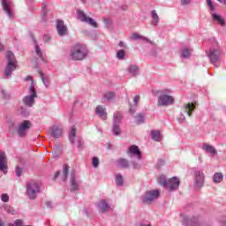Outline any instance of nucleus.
I'll return each mask as SVG.
<instances>
[{
  "label": "nucleus",
  "instance_id": "10",
  "mask_svg": "<svg viewBox=\"0 0 226 226\" xmlns=\"http://www.w3.org/2000/svg\"><path fill=\"white\" fill-rule=\"evenodd\" d=\"M2 6L4 13L9 17V19H13L15 13L13 12V3L8 0H2Z\"/></svg>",
  "mask_w": 226,
  "mask_h": 226
},
{
  "label": "nucleus",
  "instance_id": "25",
  "mask_svg": "<svg viewBox=\"0 0 226 226\" xmlns=\"http://www.w3.org/2000/svg\"><path fill=\"white\" fill-rule=\"evenodd\" d=\"M116 98V94L114 92H106L103 94L104 102H112Z\"/></svg>",
  "mask_w": 226,
  "mask_h": 226
},
{
  "label": "nucleus",
  "instance_id": "34",
  "mask_svg": "<svg viewBox=\"0 0 226 226\" xmlns=\"http://www.w3.org/2000/svg\"><path fill=\"white\" fill-rule=\"evenodd\" d=\"M222 181H223V174L215 173L214 175V183H222Z\"/></svg>",
  "mask_w": 226,
  "mask_h": 226
},
{
  "label": "nucleus",
  "instance_id": "4",
  "mask_svg": "<svg viewBox=\"0 0 226 226\" xmlns=\"http://www.w3.org/2000/svg\"><path fill=\"white\" fill-rule=\"evenodd\" d=\"M38 193H40V184L34 180L27 182L26 195L29 197V199H31V200H34Z\"/></svg>",
  "mask_w": 226,
  "mask_h": 226
},
{
  "label": "nucleus",
  "instance_id": "42",
  "mask_svg": "<svg viewBox=\"0 0 226 226\" xmlns=\"http://www.w3.org/2000/svg\"><path fill=\"white\" fill-rule=\"evenodd\" d=\"M87 24H89V26H92V27H98V23L93 19V18L88 17L87 19V21H85Z\"/></svg>",
  "mask_w": 226,
  "mask_h": 226
},
{
  "label": "nucleus",
  "instance_id": "50",
  "mask_svg": "<svg viewBox=\"0 0 226 226\" xmlns=\"http://www.w3.org/2000/svg\"><path fill=\"white\" fill-rule=\"evenodd\" d=\"M1 94H2L3 98H4V100H10V94H8V92H6V90H2Z\"/></svg>",
  "mask_w": 226,
  "mask_h": 226
},
{
  "label": "nucleus",
  "instance_id": "23",
  "mask_svg": "<svg viewBox=\"0 0 226 226\" xmlns=\"http://www.w3.org/2000/svg\"><path fill=\"white\" fill-rule=\"evenodd\" d=\"M151 17H152V26H158L160 22V17L158 16V13H156V10H153L151 11Z\"/></svg>",
  "mask_w": 226,
  "mask_h": 226
},
{
  "label": "nucleus",
  "instance_id": "52",
  "mask_svg": "<svg viewBox=\"0 0 226 226\" xmlns=\"http://www.w3.org/2000/svg\"><path fill=\"white\" fill-rule=\"evenodd\" d=\"M132 165L133 169H137V170L140 169V167H141L140 163H139L135 161L132 162Z\"/></svg>",
  "mask_w": 226,
  "mask_h": 226
},
{
  "label": "nucleus",
  "instance_id": "57",
  "mask_svg": "<svg viewBox=\"0 0 226 226\" xmlns=\"http://www.w3.org/2000/svg\"><path fill=\"white\" fill-rule=\"evenodd\" d=\"M134 105H138L139 102H140V95H135L133 98Z\"/></svg>",
  "mask_w": 226,
  "mask_h": 226
},
{
  "label": "nucleus",
  "instance_id": "47",
  "mask_svg": "<svg viewBox=\"0 0 226 226\" xmlns=\"http://www.w3.org/2000/svg\"><path fill=\"white\" fill-rule=\"evenodd\" d=\"M92 165L94 169H98V166L100 165V161L98 160V157L92 158Z\"/></svg>",
  "mask_w": 226,
  "mask_h": 226
},
{
  "label": "nucleus",
  "instance_id": "48",
  "mask_svg": "<svg viewBox=\"0 0 226 226\" xmlns=\"http://www.w3.org/2000/svg\"><path fill=\"white\" fill-rule=\"evenodd\" d=\"M178 123H180V124H183L185 123H186V117H185V115H183V113L180 114L179 117L177 118Z\"/></svg>",
  "mask_w": 226,
  "mask_h": 226
},
{
  "label": "nucleus",
  "instance_id": "12",
  "mask_svg": "<svg viewBox=\"0 0 226 226\" xmlns=\"http://www.w3.org/2000/svg\"><path fill=\"white\" fill-rule=\"evenodd\" d=\"M179 178L177 177H173L168 180V184L166 185V190L168 192H174L179 188Z\"/></svg>",
  "mask_w": 226,
  "mask_h": 226
},
{
  "label": "nucleus",
  "instance_id": "41",
  "mask_svg": "<svg viewBox=\"0 0 226 226\" xmlns=\"http://www.w3.org/2000/svg\"><path fill=\"white\" fill-rule=\"evenodd\" d=\"M76 146H77L78 149H79V150L84 149V140H82V138L77 139Z\"/></svg>",
  "mask_w": 226,
  "mask_h": 226
},
{
  "label": "nucleus",
  "instance_id": "60",
  "mask_svg": "<svg viewBox=\"0 0 226 226\" xmlns=\"http://www.w3.org/2000/svg\"><path fill=\"white\" fill-rule=\"evenodd\" d=\"M194 187L196 188H199V178L197 177V175H196V179H195V183H194Z\"/></svg>",
  "mask_w": 226,
  "mask_h": 226
},
{
  "label": "nucleus",
  "instance_id": "17",
  "mask_svg": "<svg viewBox=\"0 0 226 226\" xmlns=\"http://www.w3.org/2000/svg\"><path fill=\"white\" fill-rule=\"evenodd\" d=\"M181 110H183L189 117H191L192 114L195 110V103L189 102L185 103L181 107Z\"/></svg>",
  "mask_w": 226,
  "mask_h": 226
},
{
  "label": "nucleus",
  "instance_id": "38",
  "mask_svg": "<svg viewBox=\"0 0 226 226\" xmlns=\"http://www.w3.org/2000/svg\"><path fill=\"white\" fill-rule=\"evenodd\" d=\"M8 128H9L10 133H13V132H15V120L8 121Z\"/></svg>",
  "mask_w": 226,
  "mask_h": 226
},
{
  "label": "nucleus",
  "instance_id": "36",
  "mask_svg": "<svg viewBox=\"0 0 226 226\" xmlns=\"http://www.w3.org/2000/svg\"><path fill=\"white\" fill-rule=\"evenodd\" d=\"M41 10H42V11H41L42 20H43V22H47L46 17H47L48 11H47L46 4H42Z\"/></svg>",
  "mask_w": 226,
  "mask_h": 226
},
{
  "label": "nucleus",
  "instance_id": "61",
  "mask_svg": "<svg viewBox=\"0 0 226 226\" xmlns=\"http://www.w3.org/2000/svg\"><path fill=\"white\" fill-rule=\"evenodd\" d=\"M25 80H26V82L29 81V80H31V84H33V82H34V81L33 80V78H32L31 76H26V79H25Z\"/></svg>",
  "mask_w": 226,
  "mask_h": 226
},
{
  "label": "nucleus",
  "instance_id": "20",
  "mask_svg": "<svg viewBox=\"0 0 226 226\" xmlns=\"http://www.w3.org/2000/svg\"><path fill=\"white\" fill-rule=\"evenodd\" d=\"M98 207L101 213H107V211L110 209V205H109L105 200H101L98 204Z\"/></svg>",
  "mask_w": 226,
  "mask_h": 226
},
{
  "label": "nucleus",
  "instance_id": "54",
  "mask_svg": "<svg viewBox=\"0 0 226 226\" xmlns=\"http://www.w3.org/2000/svg\"><path fill=\"white\" fill-rule=\"evenodd\" d=\"M192 3V0H180V4L182 6H188Z\"/></svg>",
  "mask_w": 226,
  "mask_h": 226
},
{
  "label": "nucleus",
  "instance_id": "63",
  "mask_svg": "<svg viewBox=\"0 0 226 226\" xmlns=\"http://www.w3.org/2000/svg\"><path fill=\"white\" fill-rule=\"evenodd\" d=\"M45 205L47 207H52V203L50 201H46Z\"/></svg>",
  "mask_w": 226,
  "mask_h": 226
},
{
  "label": "nucleus",
  "instance_id": "27",
  "mask_svg": "<svg viewBox=\"0 0 226 226\" xmlns=\"http://www.w3.org/2000/svg\"><path fill=\"white\" fill-rule=\"evenodd\" d=\"M212 17L215 22H218V24H221L222 26H225V19L222 18V16L216 14V13H212Z\"/></svg>",
  "mask_w": 226,
  "mask_h": 226
},
{
  "label": "nucleus",
  "instance_id": "59",
  "mask_svg": "<svg viewBox=\"0 0 226 226\" xmlns=\"http://www.w3.org/2000/svg\"><path fill=\"white\" fill-rule=\"evenodd\" d=\"M44 41L48 42L50 41V35L45 34L43 37Z\"/></svg>",
  "mask_w": 226,
  "mask_h": 226
},
{
  "label": "nucleus",
  "instance_id": "28",
  "mask_svg": "<svg viewBox=\"0 0 226 226\" xmlns=\"http://www.w3.org/2000/svg\"><path fill=\"white\" fill-rule=\"evenodd\" d=\"M77 13H78V19H79V20H80L81 22H86V21H87V19H88L89 17H87V16L86 15V13L83 12L82 10H78Z\"/></svg>",
  "mask_w": 226,
  "mask_h": 226
},
{
  "label": "nucleus",
  "instance_id": "32",
  "mask_svg": "<svg viewBox=\"0 0 226 226\" xmlns=\"http://www.w3.org/2000/svg\"><path fill=\"white\" fill-rule=\"evenodd\" d=\"M18 114L23 117H27V116H29V110L24 107H21L18 109Z\"/></svg>",
  "mask_w": 226,
  "mask_h": 226
},
{
  "label": "nucleus",
  "instance_id": "43",
  "mask_svg": "<svg viewBox=\"0 0 226 226\" xmlns=\"http://www.w3.org/2000/svg\"><path fill=\"white\" fill-rule=\"evenodd\" d=\"M35 52L37 56L41 59L42 61H45V58H43V54L41 53V49H40V46H38L35 42Z\"/></svg>",
  "mask_w": 226,
  "mask_h": 226
},
{
  "label": "nucleus",
  "instance_id": "46",
  "mask_svg": "<svg viewBox=\"0 0 226 226\" xmlns=\"http://www.w3.org/2000/svg\"><path fill=\"white\" fill-rule=\"evenodd\" d=\"M40 77H41L44 86L46 87H49V79H47V77H45V74H43V72H40Z\"/></svg>",
  "mask_w": 226,
  "mask_h": 226
},
{
  "label": "nucleus",
  "instance_id": "39",
  "mask_svg": "<svg viewBox=\"0 0 226 226\" xmlns=\"http://www.w3.org/2000/svg\"><path fill=\"white\" fill-rule=\"evenodd\" d=\"M151 135L154 140L160 142V131H152Z\"/></svg>",
  "mask_w": 226,
  "mask_h": 226
},
{
  "label": "nucleus",
  "instance_id": "11",
  "mask_svg": "<svg viewBox=\"0 0 226 226\" xmlns=\"http://www.w3.org/2000/svg\"><path fill=\"white\" fill-rule=\"evenodd\" d=\"M182 223L186 226H199V215L184 216Z\"/></svg>",
  "mask_w": 226,
  "mask_h": 226
},
{
  "label": "nucleus",
  "instance_id": "58",
  "mask_svg": "<svg viewBox=\"0 0 226 226\" xmlns=\"http://www.w3.org/2000/svg\"><path fill=\"white\" fill-rule=\"evenodd\" d=\"M118 46H120L122 49H128V47L126 46V44H124V42L123 41H121L118 43Z\"/></svg>",
  "mask_w": 226,
  "mask_h": 226
},
{
  "label": "nucleus",
  "instance_id": "13",
  "mask_svg": "<svg viewBox=\"0 0 226 226\" xmlns=\"http://www.w3.org/2000/svg\"><path fill=\"white\" fill-rule=\"evenodd\" d=\"M56 31L60 36L68 34V26L64 25V21L61 19L56 20Z\"/></svg>",
  "mask_w": 226,
  "mask_h": 226
},
{
  "label": "nucleus",
  "instance_id": "18",
  "mask_svg": "<svg viewBox=\"0 0 226 226\" xmlns=\"http://www.w3.org/2000/svg\"><path fill=\"white\" fill-rule=\"evenodd\" d=\"M129 153L136 156L138 160H142V153L140 149L136 145H132L129 147Z\"/></svg>",
  "mask_w": 226,
  "mask_h": 226
},
{
  "label": "nucleus",
  "instance_id": "7",
  "mask_svg": "<svg viewBox=\"0 0 226 226\" xmlns=\"http://www.w3.org/2000/svg\"><path fill=\"white\" fill-rule=\"evenodd\" d=\"M123 119V115L121 112L117 111L113 115V127H112V133L116 136H119L121 133V121Z\"/></svg>",
  "mask_w": 226,
  "mask_h": 226
},
{
  "label": "nucleus",
  "instance_id": "29",
  "mask_svg": "<svg viewBox=\"0 0 226 226\" xmlns=\"http://www.w3.org/2000/svg\"><path fill=\"white\" fill-rule=\"evenodd\" d=\"M132 39L134 40V41H137V40H144V41L151 43V41L147 37H144L139 34H133Z\"/></svg>",
  "mask_w": 226,
  "mask_h": 226
},
{
  "label": "nucleus",
  "instance_id": "53",
  "mask_svg": "<svg viewBox=\"0 0 226 226\" xmlns=\"http://www.w3.org/2000/svg\"><path fill=\"white\" fill-rule=\"evenodd\" d=\"M207 4L210 8L211 11H215V5H213V2L211 0H207Z\"/></svg>",
  "mask_w": 226,
  "mask_h": 226
},
{
  "label": "nucleus",
  "instance_id": "3",
  "mask_svg": "<svg viewBox=\"0 0 226 226\" xmlns=\"http://www.w3.org/2000/svg\"><path fill=\"white\" fill-rule=\"evenodd\" d=\"M7 64L5 67V77H11V73L17 70V58L11 51L6 52Z\"/></svg>",
  "mask_w": 226,
  "mask_h": 226
},
{
  "label": "nucleus",
  "instance_id": "44",
  "mask_svg": "<svg viewBox=\"0 0 226 226\" xmlns=\"http://www.w3.org/2000/svg\"><path fill=\"white\" fill-rule=\"evenodd\" d=\"M138 124H142L144 123V114L139 113L135 117Z\"/></svg>",
  "mask_w": 226,
  "mask_h": 226
},
{
  "label": "nucleus",
  "instance_id": "37",
  "mask_svg": "<svg viewBox=\"0 0 226 226\" xmlns=\"http://www.w3.org/2000/svg\"><path fill=\"white\" fill-rule=\"evenodd\" d=\"M4 211H6V213H9L11 215H17V211H15L13 207H11L10 205H5L4 207Z\"/></svg>",
  "mask_w": 226,
  "mask_h": 226
},
{
  "label": "nucleus",
  "instance_id": "2",
  "mask_svg": "<svg viewBox=\"0 0 226 226\" xmlns=\"http://www.w3.org/2000/svg\"><path fill=\"white\" fill-rule=\"evenodd\" d=\"M207 56L209 59L211 64L215 68L220 66V59L222 58V50L218 46H213L206 51Z\"/></svg>",
  "mask_w": 226,
  "mask_h": 226
},
{
  "label": "nucleus",
  "instance_id": "64",
  "mask_svg": "<svg viewBox=\"0 0 226 226\" xmlns=\"http://www.w3.org/2000/svg\"><path fill=\"white\" fill-rule=\"evenodd\" d=\"M139 226H151V224H144V223H141Z\"/></svg>",
  "mask_w": 226,
  "mask_h": 226
},
{
  "label": "nucleus",
  "instance_id": "9",
  "mask_svg": "<svg viewBox=\"0 0 226 226\" xmlns=\"http://www.w3.org/2000/svg\"><path fill=\"white\" fill-rule=\"evenodd\" d=\"M157 105L159 107H169V105H174V97L167 94H162L158 98Z\"/></svg>",
  "mask_w": 226,
  "mask_h": 226
},
{
  "label": "nucleus",
  "instance_id": "49",
  "mask_svg": "<svg viewBox=\"0 0 226 226\" xmlns=\"http://www.w3.org/2000/svg\"><path fill=\"white\" fill-rule=\"evenodd\" d=\"M23 169L19 167V166H16V169H15V173H16V176L18 177H20V176H22V172H23Z\"/></svg>",
  "mask_w": 226,
  "mask_h": 226
},
{
  "label": "nucleus",
  "instance_id": "6",
  "mask_svg": "<svg viewBox=\"0 0 226 226\" xmlns=\"http://www.w3.org/2000/svg\"><path fill=\"white\" fill-rule=\"evenodd\" d=\"M32 126L33 124H31V121L29 120H24L21 122L16 129V132L18 133L19 139H24L26 137L27 132L31 130Z\"/></svg>",
  "mask_w": 226,
  "mask_h": 226
},
{
  "label": "nucleus",
  "instance_id": "19",
  "mask_svg": "<svg viewBox=\"0 0 226 226\" xmlns=\"http://www.w3.org/2000/svg\"><path fill=\"white\" fill-rule=\"evenodd\" d=\"M95 113L105 121L107 119V111L105 109V107L103 106H97L95 109Z\"/></svg>",
  "mask_w": 226,
  "mask_h": 226
},
{
  "label": "nucleus",
  "instance_id": "30",
  "mask_svg": "<svg viewBox=\"0 0 226 226\" xmlns=\"http://www.w3.org/2000/svg\"><path fill=\"white\" fill-rule=\"evenodd\" d=\"M191 56H192V50H190V49L184 48L182 49L181 57H183L184 59H188V57H190Z\"/></svg>",
  "mask_w": 226,
  "mask_h": 226
},
{
  "label": "nucleus",
  "instance_id": "45",
  "mask_svg": "<svg viewBox=\"0 0 226 226\" xmlns=\"http://www.w3.org/2000/svg\"><path fill=\"white\" fill-rule=\"evenodd\" d=\"M103 22L108 29L112 26V19L110 18H104Z\"/></svg>",
  "mask_w": 226,
  "mask_h": 226
},
{
  "label": "nucleus",
  "instance_id": "8",
  "mask_svg": "<svg viewBox=\"0 0 226 226\" xmlns=\"http://www.w3.org/2000/svg\"><path fill=\"white\" fill-rule=\"evenodd\" d=\"M160 197V191H147L143 196H141V200L143 204H151L153 200H156Z\"/></svg>",
  "mask_w": 226,
  "mask_h": 226
},
{
  "label": "nucleus",
  "instance_id": "24",
  "mask_svg": "<svg viewBox=\"0 0 226 226\" xmlns=\"http://www.w3.org/2000/svg\"><path fill=\"white\" fill-rule=\"evenodd\" d=\"M128 72L132 77H137L139 73H140V71L139 70V66L137 65H130L128 68Z\"/></svg>",
  "mask_w": 226,
  "mask_h": 226
},
{
  "label": "nucleus",
  "instance_id": "31",
  "mask_svg": "<svg viewBox=\"0 0 226 226\" xmlns=\"http://www.w3.org/2000/svg\"><path fill=\"white\" fill-rule=\"evenodd\" d=\"M115 183H116L117 186H123V185L124 184V180L123 178L122 174L116 175Z\"/></svg>",
  "mask_w": 226,
  "mask_h": 226
},
{
  "label": "nucleus",
  "instance_id": "22",
  "mask_svg": "<svg viewBox=\"0 0 226 226\" xmlns=\"http://www.w3.org/2000/svg\"><path fill=\"white\" fill-rule=\"evenodd\" d=\"M70 181H71V186H72L71 192H77V190H79V183L75 178V175L72 174Z\"/></svg>",
  "mask_w": 226,
  "mask_h": 226
},
{
  "label": "nucleus",
  "instance_id": "26",
  "mask_svg": "<svg viewBox=\"0 0 226 226\" xmlns=\"http://www.w3.org/2000/svg\"><path fill=\"white\" fill-rule=\"evenodd\" d=\"M76 136H77V129L75 128V126H72L69 132V139L71 143L75 144Z\"/></svg>",
  "mask_w": 226,
  "mask_h": 226
},
{
  "label": "nucleus",
  "instance_id": "16",
  "mask_svg": "<svg viewBox=\"0 0 226 226\" xmlns=\"http://www.w3.org/2000/svg\"><path fill=\"white\" fill-rule=\"evenodd\" d=\"M8 169V161L6 159V154L4 152H0V170L6 174V170Z\"/></svg>",
  "mask_w": 226,
  "mask_h": 226
},
{
  "label": "nucleus",
  "instance_id": "56",
  "mask_svg": "<svg viewBox=\"0 0 226 226\" xmlns=\"http://www.w3.org/2000/svg\"><path fill=\"white\" fill-rule=\"evenodd\" d=\"M199 178L200 186H202L204 185V174H200Z\"/></svg>",
  "mask_w": 226,
  "mask_h": 226
},
{
  "label": "nucleus",
  "instance_id": "5",
  "mask_svg": "<svg viewBox=\"0 0 226 226\" xmlns=\"http://www.w3.org/2000/svg\"><path fill=\"white\" fill-rule=\"evenodd\" d=\"M34 86V81H32V84L29 87L30 94L23 98V103L26 104L27 107H33L34 105V98L38 96Z\"/></svg>",
  "mask_w": 226,
  "mask_h": 226
},
{
  "label": "nucleus",
  "instance_id": "62",
  "mask_svg": "<svg viewBox=\"0 0 226 226\" xmlns=\"http://www.w3.org/2000/svg\"><path fill=\"white\" fill-rule=\"evenodd\" d=\"M60 175H61V171H56L54 176V179H57V177H59Z\"/></svg>",
  "mask_w": 226,
  "mask_h": 226
},
{
  "label": "nucleus",
  "instance_id": "33",
  "mask_svg": "<svg viewBox=\"0 0 226 226\" xmlns=\"http://www.w3.org/2000/svg\"><path fill=\"white\" fill-rule=\"evenodd\" d=\"M68 172H69L68 165L64 164V170H63V173H62V179L64 182L68 179Z\"/></svg>",
  "mask_w": 226,
  "mask_h": 226
},
{
  "label": "nucleus",
  "instance_id": "21",
  "mask_svg": "<svg viewBox=\"0 0 226 226\" xmlns=\"http://www.w3.org/2000/svg\"><path fill=\"white\" fill-rule=\"evenodd\" d=\"M117 167H120V169H128L130 167V162L128 160L120 158L117 161Z\"/></svg>",
  "mask_w": 226,
  "mask_h": 226
},
{
  "label": "nucleus",
  "instance_id": "15",
  "mask_svg": "<svg viewBox=\"0 0 226 226\" xmlns=\"http://www.w3.org/2000/svg\"><path fill=\"white\" fill-rule=\"evenodd\" d=\"M202 149L205 153H207L211 156H218V151L212 145L204 143L202 146Z\"/></svg>",
  "mask_w": 226,
  "mask_h": 226
},
{
  "label": "nucleus",
  "instance_id": "14",
  "mask_svg": "<svg viewBox=\"0 0 226 226\" xmlns=\"http://www.w3.org/2000/svg\"><path fill=\"white\" fill-rule=\"evenodd\" d=\"M49 133L51 137H54L55 139H59L63 135V127L61 125H52L49 127Z\"/></svg>",
  "mask_w": 226,
  "mask_h": 226
},
{
  "label": "nucleus",
  "instance_id": "51",
  "mask_svg": "<svg viewBox=\"0 0 226 226\" xmlns=\"http://www.w3.org/2000/svg\"><path fill=\"white\" fill-rule=\"evenodd\" d=\"M163 165H165V161L159 159V161L157 162V164H156L157 169H160V167H163Z\"/></svg>",
  "mask_w": 226,
  "mask_h": 226
},
{
  "label": "nucleus",
  "instance_id": "1",
  "mask_svg": "<svg viewBox=\"0 0 226 226\" xmlns=\"http://www.w3.org/2000/svg\"><path fill=\"white\" fill-rule=\"evenodd\" d=\"M70 57L72 61H84L87 57V48L82 43H75L71 48Z\"/></svg>",
  "mask_w": 226,
  "mask_h": 226
},
{
  "label": "nucleus",
  "instance_id": "35",
  "mask_svg": "<svg viewBox=\"0 0 226 226\" xmlns=\"http://www.w3.org/2000/svg\"><path fill=\"white\" fill-rule=\"evenodd\" d=\"M168 183L169 180H167V177H165V176L162 175L159 177V184L164 186V188H167Z\"/></svg>",
  "mask_w": 226,
  "mask_h": 226
},
{
  "label": "nucleus",
  "instance_id": "55",
  "mask_svg": "<svg viewBox=\"0 0 226 226\" xmlns=\"http://www.w3.org/2000/svg\"><path fill=\"white\" fill-rule=\"evenodd\" d=\"M8 200H10V196H8L6 193L2 194V201L8 202Z\"/></svg>",
  "mask_w": 226,
  "mask_h": 226
},
{
  "label": "nucleus",
  "instance_id": "40",
  "mask_svg": "<svg viewBox=\"0 0 226 226\" xmlns=\"http://www.w3.org/2000/svg\"><path fill=\"white\" fill-rule=\"evenodd\" d=\"M126 56V51H124V49H119L117 52V59L123 60L124 59V56Z\"/></svg>",
  "mask_w": 226,
  "mask_h": 226
}]
</instances>
